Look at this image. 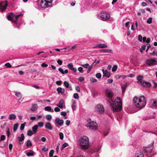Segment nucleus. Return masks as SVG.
<instances>
[{
  "label": "nucleus",
  "instance_id": "1",
  "mask_svg": "<svg viewBox=\"0 0 157 157\" xmlns=\"http://www.w3.org/2000/svg\"><path fill=\"white\" fill-rule=\"evenodd\" d=\"M108 103L110 104L113 112H118L121 110L122 108V102L120 98L117 97L113 103L107 100Z\"/></svg>",
  "mask_w": 157,
  "mask_h": 157
},
{
  "label": "nucleus",
  "instance_id": "2",
  "mask_svg": "<svg viewBox=\"0 0 157 157\" xmlns=\"http://www.w3.org/2000/svg\"><path fill=\"white\" fill-rule=\"evenodd\" d=\"M133 103L137 108L141 109L145 106L146 104L145 98L144 96L139 98L135 97L133 99Z\"/></svg>",
  "mask_w": 157,
  "mask_h": 157
},
{
  "label": "nucleus",
  "instance_id": "3",
  "mask_svg": "<svg viewBox=\"0 0 157 157\" xmlns=\"http://www.w3.org/2000/svg\"><path fill=\"white\" fill-rule=\"evenodd\" d=\"M78 144L82 149H88L90 147L89 138L86 136H84L81 137L78 140Z\"/></svg>",
  "mask_w": 157,
  "mask_h": 157
},
{
  "label": "nucleus",
  "instance_id": "4",
  "mask_svg": "<svg viewBox=\"0 0 157 157\" xmlns=\"http://www.w3.org/2000/svg\"><path fill=\"white\" fill-rule=\"evenodd\" d=\"M53 0H41L40 6L42 8H46L51 6Z\"/></svg>",
  "mask_w": 157,
  "mask_h": 157
},
{
  "label": "nucleus",
  "instance_id": "5",
  "mask_svg": "<svg viewBox=\"0 0 157 157\" xmlns=\"http://www.w3.org/2000/svg\"><path fill=\"white\" fill-rule=\"evenodd\" d=\"M98 17L101 20L105 21L110 18V15L107 12H102L98 16Z\"/></svg>",
  "mask_w": 157,
  "mask_h": 157
},
{
  "label": "nucleus",
  "instance_id": "6",
  "mask_svg": "<svg viewBox=\"0 0 157 157\" xmlns=\"http://www.w3.org/2000/svg\"><path fill=\"white\" fill-rule=\"evenodd\" d=\"M87 127H89L90 129L95 131L97 129V125L96 122L91 121L89 122Z\"/></svg>",
  "mask_w": 157,
  "mask_h": 157
},
{
  "label": "nucleus",
  "instance_id": "7",
  "mask_svg": "<svg viewBox=\"0 0 157 157\" xmlns=\"http://www.w3.org/2000/svg\"><path fill=\"white\" fill-rule=\"evenodd\" d=\"M95 108L97 111L101 113H103L105 110L103 105L101 104H98L96 105Z\"/></svg>",
  "mask_w": 157,
  "mask_h": 157
},
{
  "label": "nucleus",
  "instance_id": "8",
  "mask_svg": "<svg viewBox=\"0 0 157 157\" xmlns=\"http://www.w3.org/2000/svg\"><path fill=\"white\" fill-rule=\"evenodd\" d=\"M146 63L150 66L154 65L157 64V61L154 59H148L146 60Z\"/></svg>",
  "mask_w": 157,
  "mask_h": 157
},
{
  "label": "nucleus",
  "instance_id": "9",
  "mask_svg": "<svg viewBox=\"0 0 157 157\" xmlns=\"http://www.w3.org/2000/svg\"><path fill=\"white\" fill-rule=\"evenodd\" d=\"M154 142L153 141L151 144L148 145L147 147H144V149L145 152L148 154L151 153L152 151V148H151L152 146L153 145Z\"/></svg>",
  "mask_w": 157,
  "mask_h": 157
},
{
  "label": "nucleus",
  "instance_id": "10",
  "mask_svg": "<svg viewBox=\"0 0 157 157\" xmlns=\"http://www.w3.org/2000/svg\"><path fill=\"white\" fill-rule=\"evenodd\" d=\"M7 6V2L5 1L0 3V9L2 11H4Z\"/></svg>",
  "mask_w": 157,
  "mask_h": 157
},
{
  "label": "nucleus",
  "instance_id": "11",
  "mask_svg": "<svg viewBox=\"0 0 157 157\" xmlns=\"http://www.w3.org/2000/svg\"><path fill=\"white\" fill-rule=\"evenodd\" d=\"M105 94L107 97L111 99V101H112V98L113 95V93L109 90L107 89L105 90Z\"/></svg>",
  "mask_w": 157,
  "mask_h": 157
},
{
  "label": "nucleus",
  "instance_id": "12",
  "mask_svg": "<svg viewBox=\"0 0 157 157\" xmlns=\"http://www.w3.org/2000/svg\"><path fill=\"white\" fill-rule=\"evenodd\" d=\"M144 78V76L143 75H138L136 78V79L138 80L137 82V83L140 85V84H142V82H143L144 80H143V79Z\"/></svg>",
  "mask_w": 157,
  "mask_h": 157
},
{
  "label": "nucleus",
  "instance_id": "13",
  "mask_svg": "<svg viewBox=\"0 0 157 157\" xmlns=\"http://www.w3.org/2000/svg\"><path fill=\"white\" fill-rule=\"evenodd\" d=\"M140 85L144 87H150L151 86V83L149 82L144 81Z\"/></svg>",
  "mask_w": 157,
  "mask_h": 157
},
{
  "label": "nucleus",
  "instance_id": "14",
  "mask_svg": "<svg viewBox=\"0 0 157 157\" xmlns=\"http://www.w3.org/2000/svg\"><path fill=\"white\" fill-rule=\"evenodd\" d=\"M56 123L59 125L62 126L63 123V121L59 119V118H57L55 120Z\"/></svg>",
  "mask_w": 157,
  "mask_h": 157
},
{
  "label": "nucleus",
  "instance_id": "15",
  "mask_svg": "<svg viewBox=\"0 0 157 157\" xmlns=\"http://www.w3.org/2000/svg\"><path fill=\"white\" fill-rule=\"evenodd\" d=\"M108 47L107 45L105 44H98L94 47V48H106Z\"/></svg>",
  "mask_w": 157,
  "mask_h": 157
},
{
  "label": "nucleus",
  "instance_id": "16",
  "mask_svg": "<svg viewBox=\"0 0 157 157\" xmlns=\"http://www.w3.org/2000/svg\"><path fill=\"white\" fill-rule=\"evenodd\" d=\"M102 71L103 73V76H105L107 78H109L110 76V74L109 72H108L107 70H104V69H102Z\"/></svg>",
  "mask_w": 157,
  "mask_h": 157
},
{
  "label": "nucleus",
  "instance_id": "17",
  "mask_svg": "<svg viewBox=\"0 0 157 157\" xmlns=\"http://www.w3.org/2000/svg\"><path fill=\"white\" fill-rule=\"evenodd\" d=\"M45 127L46 128L49 130H52L53 129V127L51 123L49 122L46 123L45 124Z\"/></svg>",
  "mask_w": 157,
  "mask_h": 157
},
{
  "label": "nucleus",
  "instance_id": "18",
  "mask_svg": "<svg viewBox=\"0 0 157 157\" xmlns=\"http://www.w3.org/2000/svg\"><path fill=\"white\" fill-rule=\"evenodd\" d=\"M38 105L36 104H34L32 105L30 110L33 111H35L38 108Z\"/></svg>",
  "mask_w": 157,
  "mask_h": 157
},
{
  "label": "nucleus",
  "instance_id": "19",
  "mask_svg": "<svg viewBox=\"0 0 157 157\" xmlns=\"http://www.w3.org/2000/svg\"><path fill=\"white\" fill-rule=\"evenodd\" d=\"M57 90L58 91V94H63L65 92V89L63 88H62L61 87H59L57 88Z\"/></svg>",
  "mask_w": 157,
  "mask_h": 157
},
{
  "label": "nucleus",
  "instance_id": "20",
  "mask_svg": "<svg viewBox=\"0 0 157 157\" xmlns=\"http://www.w3.org/2000/svg\"><path fill=\"white\" fill-rule=\"evenodd\" d=\"M14 16L13 13H10L7 16V18L9 21H13V18Z\"/></svg>",
  "mask_w": 157,
  "mask_h": 157
},
{
  "label": "nucleus",
  "instance_id": "21",
  "mask_svg": "<svg viewBox=\"0 0 157 157\" xmlns=\"http://www.w3.org/2000/svg\"><path fill=\"white\" fill-rule=\"evenodd\" d=\"M63 99H61L59 101V104H57L56 105L59 108H60L62 109L63 106Z\"/></svg>",
  "mask_w": 157,
  "mask_h": 157
},
{
  "label": "nucleus",
  "instance_id": "22",
  "mask_svg": "<svg viewBox=\"0 0 157 157\" xmlns=\"http://www.w3.org/2000/svg\"><path fill=\"white\" fill-rule=\"evenodd\" d=\"M144 155L142 151H137L136 154V157H143Z\"/></svg>",
  "mask_w": 157,
  "mask_h": 157
},
{
  "label": "nucleus",
  "instance_id": "23",
  "mask_svg": "<svg viewBox=\"0 0 157 157\" xmlns=\"http://www.w3.org/2000/svg\"><path fill=\"white\" fill-rule=\"evenodd\" d=\"M64 86L67 88H69L71 90H72V88L71 86H69V83L66 81H64L63 82Z\"/></svg>",
  "mask_w": 157,
  "mask_h": 157
},
{
  "label": "nucleus",
  "instance_id": "24",
  "mask_svg": "<svg viewBox=\"0 0 157 157\" xmlns=\"http://www.w3.org/2000/svg\"><path fill=\"white\" fill-rule=\"evenodd\" d=\"M23 16V14H21L19 15H17L15 16V19L13 20V21H11L12 22H14L15 23H17V20L19 17L22 16Z\"/></svg>",
  "mask_w": 157,
  "mask_h": 157
},
{
  "label": "nucleus",
  "instance_id": "25",
  "mask_svg": "<svg viewBox=\"0 0 157 157\" xmlns=\"http://www.w3.org/2000/svg\"><path fill=\"white\" fill-rule=\"evenodd\" d=\"M25 137L23 133L21 134V136H18L17 137V140L19 141H22L24 140Z\"/></svg>",
  "mask_w": 157,
  "mask_h": 157
},
{
  "label": "nucleus",
  "instance_id": "26",
  "mask_svg": "<svg viewBox=\"0 0 157 157\" xmlns=\"http://www.w3.org/2000/svg\"><path fill=\"white\" fill-rule=\"evenodd\" d=\"M44 110L46 111H49L52 113L54 112V110L52 109L51 107L50 106H47L44 108Z\"/></svg>",
  "mask_w": 157,
  "mask_h": 157
},
{
  "label": "nucleus",
  "instance_id": "27",
  "mask_svg": "<svg viewBox=\"0 0 157 157\" xmlns=\"http://www.w3.org/2000/svg\"><path fill=\"white\" fill-rule=\"evenodd\" d=\"M100 51L104 53H111L112 51L111 49H103L100 50Z\"/></svg>",
  "mask_w": 157,
  "mask_h": 157
},
{
  "label": "nucleus",
  "instance_id": "28",
  "mask_svg": "<svg viewBox=\"0 0 157 157\" xmlns=\"http://www.w3.org/2000/svg\"><path fill=\"white\" fill-rule=\"evenodd\" d=\"M38 128V125H35L32 127V130L33 131L34 134H35L37 132V130Z\"/></svg>",
  "mask_w": 157,
  "mask_h": 157
},
{
  "label": "nucleus",
  "instance_id": "29",
  "mask_svg": "<svg viewBox=\"0 0 157 157\" xmlns=\"http://www.w3.org/2000/svg\"><path fill=\"white\" fill-rule=\"evenodd\" d=\"M58 70L62 74H63L65 73H67L68 72V70L67 69H66L64 71L63 69L59 68Z\"/></svg>",
  "mask_w": 157,
  "mask_h": 157
},
{
  "label": "nucleus",
  "instance_id": "30",
  "mask_svg": "<svg viewBox=\"0 0 157 157\" xmlns=\"http://www.w3.org/2000/svg\"><path fill=\"white\" fill-rule=\"evenodd\" d=\"M35 153L32 150H30L26 154L28 156H33L34 155Z\"/></svg>",
  "mask_w": 157,
  "mask_h": 157
},
{
  "label": "nucleus",
  "instance_id": "31",
  "mask_svg": "<svg viewBox=\"0 0 157 157\" xmlns=\"http://www.w3.org/2000/svg\"><path fill=\"white\" fill-rule=\"evenodd\" d=\"M15 95L20 98L19 100H20L21 99L22 96L21 93L19 92H15Z\"/></svg>",
  "mask_w": 157,
  "mask_h": 157
},
{
  "label": "nucleus",
  "instance_id": "32",
  "mask_svg": "<svg viewBox=\"0 0 157 157\" xmlns=\"http://www.w3.org/2000/svg\"><path fill=\"white\" fill-rule=\"evenodd\" d=\"M72 105L71 107L73 110H75L76 109V103L74 101L72 100Z\"/></svg>",
  "mask_w": 157,
  "mask_h": 157
},
{
  "label": "nucleus",
  "instance_id": "33",
  "mask_svg": "<svg viewBox=\"0 0 157 157\" xmlns=\"http://www.w3.org/2000/svg\"><path fill=\"white\" fill-rule=\"evenodd\" d=\"M16 118V116L14 114H11L9 115V119L10 120H13Z\"/></svg>",
  "mask_w": 157,
  "mask_h": 157
},
{
  "label": "nucleus",
  "instance_id": "34",
  "mask_svg": "<svg viewBox=\"0 0 157 157\" xmlns=\"http://www.w3.org/2000/svg\"><path fill=\"white\" fill-rule=\"evenodd\" d=\"M151 103L154 106H157V99L155 100H151Z\"/></svg>",
  "mask_w": 157,
  "mask_h": 157
},
{
  "label": "nucleus",
  "instance_id": "35",
  "mask_svg": "<svg viewBox=\"0 0 157 157\" xmlns=\"http://www.w3.org/2000/svg\"><path fill=\"white\" fill-rule=\"evenodd\" d=\"M18 126V124L16 123L13 125V131L14 132H15L17 130Z\"/></svg>",
  "mask_w": 157,
  "mask_h": 157
},
{
  "label": "nucleus",
  "instance_id": "36",
  "mask_svg": "<svg viewBox=\"0 0 157 157\" xmlns=\"http://www.w3.org/2000/svg\"><path fill=\"white\" fill-rule=\"evenodd\" d=\"M33 133V132L31 130H29L27 131V135L28 136H32Z\"/></svg>",
  "mask_w": 157,
  "mask_h": 157
},
{
  "label": "nucleus",
  "instance_id": "37",
  "mask_svg": "<svg viewBox=\"0 0 157 157\" xmlns=\"http://www.w3.org/2000/svg\"><path fill=\"white\" fill-rule=\"evenodd\" d=\"M26 146L27 147L29 146L31 147L32 146V143L30 140H28L27 141Z\"/></svg>",
  "mask_w": 157,
  "mask_h": 157
},
{
  "label": "nucleus",
  "instance_id": "38",
  "mask_svg": "<svg viewBox=\"0 0 157 157\" xmlns=\"http://www.w3.org/2000/svg\"><path fill=\"white\" fill-rule=\"evenodd\" d=\"M44 125V123L42 121L38 122L37 124V125H38V127L39 126L40 127H42Z\"/></svg>",
  "mask_w": 157,
  "mask_h": 157
},
{
  "label": "nucleus",
  "instance_id": "39",
  "mask_svg": "<svg viewBox=\"0 0 157 157\" xmlns=\"http://www.w3.org/2000/svg\"><path fill=\"white\" fill-rule=\"evenodd\" d=\"M26 124V122H25L24 123L22 124H21V126H20V130H24V128H25V124Z\"/></svg>",
  "mask_w": 157,
  "mask_h": 157
},
{
  "label": "nucleus",
  "instance_id": "40",
  "mask_svg": "<svg viewBox=\"0 0 157 157\" xmlns=\"http://www.w3.org/2000/svg\"><path fill=\"white\" fill-rule=\"evenodd\" d=\"M146 46L145 45H143L141 47L140 49V52H142L143 50H144L146 49Z\"/></svg>",
  "mask_w": 157,
  "mask_h": 157
},
{
  "label": "nucleus",
  "instance_id": "41",
  "mask_svg": "<svg viewBox=\"0 0 157 157\" xmlns=\"http://www.w3.org/2000/svg\"><path fill=\"white\" fill-rule=\"evenodd\" d=\"M117 65H115L113 66L112 68V71L113 72L116 71L117 69Z\"/></svg>",
  "mask_w": 157,
  "mask_h": 157
},
{
  "label": "nucleus",
  "instance_id": "42",
  "mask_svg": "<svg viewBox=\"0 0 157 157\" xmlns=\"http://www.w3.org/2000/svg\"><path fill=\"white\" fill-rule=\"evenodd\" d=\"M67 66L71 70L72 69V68L73 67V65L72 63L68 64L67 65Z\"/></svg>",
  "mask_w": 157,
  "mask_h": 157
},
{
  "label": "nucleus",
  "instance_id": "43",
  "mask_svg": "<svg viewBox=\"0 0 157 157\" xmlns=\"http://www.w3.org/2000/svg\"><path fill=\"white\" fill-rule=\"evenodd\" d=\"M54 152V151L53 150H52L50 151L49 153V156L50 157H52L53 156Z\"/></svg>",
  "mask_w": 157,
  "mask_h": 157
},
{
  "label": "nucleus",
  "instance_id": "44",
  "mask_svg": "<svg viewBox=\"0 0 157 157\" xmlns=\"http://www.w3.org/2000/svg\"><path fill=\"white\" fill-rule=\"evenodd\" d=\"M81 66L85 68H87L90 66L89 64L88 63H87L85 64H82Z\"/></svg>",
  "mask_w": 157,
  "mask_h": 157
},
{
  "label": "nucleus",
  "instance_id": "45",
  "mask_svg": "<svg viewBox=\"0 0 157 157\" xmlns=\"http://www.w3.org/2000/svg\"><path fill=\"white\" fill-rule=\"evenodd\" d=\"M96 77L98 79H100L101 77V74L100 73H98L96 75Z\"/></svg>",
  "mask_w": 157,
  "mask_h": 157
},
{
  "label": "nucleus",
  "instance_id": "46",
  "mask_svg": "<svg viewBox=\"0 0 157 157\" xmlns=\"http://www.w3.org/2000/svg\"><path fill=\"white\" fill-rule=\"evenodd\" d=\"M147 23L151 24L152 22V18L149 17L147 20Z\"/></svg>",
  "mask_w": 157,
  "mask_h": 157
},
{
  "label": "nucleus",
  "instance_id": "47",
  "mask_svg": "<svg viewBox=\"0 0 157 157\" xmlns=\"http://www.w3.org/2000/svg\"><path fill=\"white\" fill-rule=\"evenodd\" d=\"M46 118L48 120H50L52 119V116L50 115H47L46 116Z\"/></svg>",
  "mask_w": 157,
  "mask_h": 157
},
{
  "label": "nucleus",
  "instance_id": "48",
  "mask_svg": "<svg viewBox=\"0 0 157 157\" xmlns=\"http://www.w3.org/2000/svg\"><path fill=\"white\" fill-rule=\"evenodd\" d=\"M59 138L61 140H63V133L60 132L59 133Z\"/></svg>",
  "mask_w": 157,
  "mask_h": 157
},
{
  "label": "nucleus",
  "instance_id": "49",
  "mask_svg": "<svg viewBox=\"0 0 157 157\" xmlns=\"http://www.w3.org/2000/svg\"><path fill=\"white\" fill-rule=\"evenodd\" d=\"M6 133L7 136L8 137H9L10 135V132L9 129V128H7V129L6 131Z\"/></svg>",
  "mask_w": 157,
  "mask_h": 157
},
{
  "label": "nucleus",
  "instance_id": "50",
  "mask_svg": "<svg viewBox=\"0 0 157 157\" xmlns=\"http://www.w3.org/2000/svg\"><path fill=\"white\" fill-rule=\"evenodd\" d=\"M5 137H6V136L5 135H1V137H0V142L1 141H2V140H4L5 138Z\"/></svg>",
  "mask_w": 157,
  "mask_h": 157
},
{
  "label": "nucleus",
  "instance_id": "51",
  "mask_svg": "<svg viewBox=\"0 0 157 157\" xmlns=\"http://www.w3.org/2000/svg\"><path fill=\"white\" fill-rule=\"evenodd\" d=\"M73 96L74 98L76 99H78L79 98L78 95L77 93H75Z\"/></svg>",
  "mask_w": 157,
  "mask_h": 157
},
{
  "label": "nucleus",
  "instance_id": "52",
  "mask_svg": "<svg viewBox=\"0 0 157 157\" xmlns=\"http://www.w3.org/2000/svg\"><path fill=\"white\" fill-rule=\"evenodd\" d=\"M90 81H91V82L94 83L96 82L97 81V80L96 79L93 78H90Z\"/></svg>",
  "mask_w": 157,
  "mask_h": 157
},
{
  "label": "nucleus",
  "instance_id": "53",
  "mask_svg": "<svg viewBox=\"0 0 157 157\" xmlns=\"http://www.w3.org/2000/svg\"><path fill=\"white\" fill-rule=\"evenodd\" d=\"M78 70L81 73H83V68L82 67H78Z\"/></svg>",
  "mask_w": 157,
  "mask_h": 157
},
{
  "label": "nucleus",
  "instance_id": "54",
  "mask_svg": "<svg viewBox=\"0 0 157 157\" xmlns=\"http://www.w3.org/2000/svg\"><path fill=\"white\" fill-rule=\"evenodd\" d=\"M41 66L43 67H46L48 66V65L45 63H43L41 64Z\"/></svg>",
  "mask_w": 157,
  "mask_h": 157
},
{
  "label": "nucleus",
  "instance_id": "55",
  "mask_svg": "<svg viewBox=\"0 0 157 157\" xmlns=\"http://www.w3.org/2000/svg\"><path fill=\"white\" fill-rule=\"evenodd\" d=\"M126 86H122V90L123 94L126 90Z\"/></svg>",
  "mask_w": 157,
  "mask_h": 157
},
{
  "label": "nucleus",
  "instance_id": "56",
  "mask_svg": "<svg viewBox=\"0 0 157 157\" xmlns=\"http://www.w3.org/2000/svg\"><path fill=\"white\" fill-rule=\"evenodd\" d=\"M68 145V144L67 143H64L62 145L63 148H64L67 147Z\"/></svg>",
  "mask_w": 157,
  "mask_h": 157
},
{
  "label": "nucleus",
  "instance_id": "57",
  "mask_svg": "<svg viewBox=\"0 0 157 157\" xmlns=\"http://www.w3.org/2000/svg\"><path fill=\"white\" fill-rule=\"evenodd\" d=\"M5 66L6 67H12L11 65L9 63H6L5 64Z\"/></svg>",
  "mask_w": 157,
  "mask_h": 157
},
{
  "label": "nucleus",
  "instance_id": "58",
  "mask_svg": "<svg viewBox=\"0 0 157 157\" xmlns=\"http://www.w3.org/2000/svg\"><path fill=\"white\" fill-rule=\"evenodd\" d=\"M156 52H157V51L154 50L153 52L150 53V54L151 55L154 56L155 55V54Z\"/></svg>",
  "mask_w": 157,
  "mask_h": 157
},
{
  "label": "nucleus",
  "instance_id": "59",
  "mask_svg": "<svg viewBox=\"0 0 157 157\" xmlns=\"http://www.w3.org/2000/svg\"><path fill=\"white\" fill-rule=\"evenodd\" d=\"M56 83L58 85L60 86L62 84V82L61 81H57L56 82Z\"/></svg>",
  "mask_w": 157,
  "mask_h": 157
},
{
  "label": "nucleus",
  "instance_id": "60",
  "mask_svg": "<svg viewBox=\"0 0 157 157\" xmlns=\"http://www.w3.org/2000/svg\"><path fill=\"white\" fill-rule=\"evenodd\" d=\"M153 83L154 84V88H156L157 87V83L155 82L153 80L152 81Z\"/></svg>",
  "mask_w": 157,
  "mask_h": 157
},
{
  "label": "nucleus",
  "instance_id": "61",
  "mask_svg": "<svg viewBox=\"0 0 157 157\" xmlns=\"http://www.w3.org/2000/svg\"><path fill=\"white\" fill-rule=\"evenodd\" d=\"M60 114L62 116H65L67 115V113L65 111H63L61 112Z\"/></svg>",
  "mask_w": 157,
  "mask_h": 157
},
{
  "label": "nucleus",
  "instance_id": "62",
  "mask_svg": "<svg viewBox=\"0 0 157 157\" xmlns=\"http://www.w3.org/2000/svg\"><path fill=\"white\" fill-rule=\"evenodd\" d=\"M57 62L60 65H61L62 64V61L60 59L58 60Z\"/></svg>",
  "mask_w": 157,
  "mask_h": 157
},
{
  "label": "nucleus",
  "instance_id": "63",
  "mask_svg": "<svg viewBox=\"0 0 157 157\" xmlns=\"http://www.w3.org/2000/svg\"><path fill=\"white\" fill-rule=\"evenodd\" d=\"M130 22L129 21H128L125 24V27L126 28H129L130 27V26L129 25V23Z\"/></svg>",
  "mask_w": 157,
  "mask_h": 157
},
{
  "label": "nucleus",
  "instance_id": "64",
  "mask_svg": "<svg viewBox=\"0 0 157 157\" xmlns=\"http://www.w3.org/2000/svg\"><path fill=\"white\" fill-rule=\"evenodd\" d=\"M54 111L55 112H59L60 111V109L59 108L56 107L54 109Z\"/></svg>",
  "mask_w": 157,
  "mask_h": 157
}]
</instances>
